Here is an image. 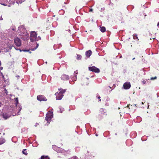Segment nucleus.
<instances>
[{"mask_svg": "<svg viewBox=\"0 0 159 159\" xmlns=\"http://www.w3.org/2000/svg\"><path fill=\"white\" fill-rule=\"evenodd\" d=\"M82 57V56L81 55H77V59L78 60H80L81 59Z\"/></svg>", "mask_w": 159, "mask_h": 159, "instance_id": "a211bd4d", "label": "nucleus"}, {"mask_svg": "<svg viewBox=\"0 0 159 159\" xmlns=\"http://www.w3.org/2000/svg\"><path fill=\"white\" fill-rule=\"evenodd\" d=\"M134 106H135L136 107H137L136 104H134Z\"/></svg>", "mask_w": 159, "mask_h": 159, "instance_id": "f704fd0d", "label": "nucleus"}, {"mask_svg": "<svg viewBox=\"0 0 159 159\" xmlns=\"http://www.w3.org/2000/svg\"><path fill=\"white\" fill-rule=\"evenodd\" d=\"M30 40H40L41 38L39 36H37L36 32L32 31L30 32Z\"/></svg>", "mask_w": 159, "mask_h": 159, "instance_id": "f03ea898", "label": "nucleus"}, {"mask_svg": "<svg viewBox=\"0 0 159 159\" xmlns=\"http://www.w3.org/2000/svg\"><path fill=\"white\" fill-rule=\"evenodd\" d=\"M157 26L158 27V28H159V22H158V23L157 24Z\"/></svg>", "mask_w": 159, "mask_h": 159, "instance_id": "2f4dec72", "label": "nucleus"}, {"mask_svg": "<svg viewBox=\"0 0 159 159\" xmlns=\"http://www.w3.org/2000/svg\"><path fill=\"white\" fill-rule=\"evenodd\" d=\"M157 78V77L156 76H155V77H152L151 78L150 80H154L156 79Z\"/></svg>", "mask_w": 159, "mask_h": 159, "instance_id": "b1692460", "label": "nucleus"}, {"mask_svg": "<svg viewBox=\"0 0 159 159\" xmlns=\"http://www.w3.org/2000/svg\"><path fill=\"white\" fill-rule=\"evenodd\" d=\"M98 99H99V101H101V100L100 99V98H101V97L100 96H98Z\"/></svg>", "mask_w": 159, "mask_h": 159, "instance_id": "c85d7f7f", "label": "nucleus"}, {"mask_svg": "<svg viewBox=\"0 0 159 159\" xmlns=\"http://www.w3.org/2000/svg\"><path fill=\"white\" fill-rule=\"evenodd\" d=\"M1 104H2V103L1 102H0V107H1Z\"/></svg>", "mask_w": 159, "mask_h": 159, "instance_id": "72a5a7b5", "label": "nucleus"}, {"mask_svg": "<svg viewBox=\"0 0 159 159\" xmlns=\"http://www.w3.org/2000/svg\"><path fill=\"white\" fill-rule=\"evenodd\" d=\"M68 159H79L76 156H73V157H71V158H70Z\"/></svg>", "mask_w": 159, "mask_h": 159, "instance_id": "412c9836", "label": "nucleus"}, {"mask_svg": "<svg viewBox=\"0 0 159 159\" xmlns=\"http://www.w3.org/2000/svg\"><path fill=\"white\" fill-rule=\"evenodd\" d=\"M15 44L17 47H20L21 45V40H14Z\"/></svg>", "mask_w": 159, "mask_h": 159, "instance_id": "9b49d317", "label": "nucleus"}, {"mask_svg": "<svg viewBox=\"0 0 159 159\" xmlns=\"http://www.w3.org/2000/svg\"><path fill=\"white\" fill-rule=\"evenodd\" d=\"M133 37L134 39H138L137 35L136 34H134L133 35Z\"/></svg>", "mask_w": 159, "mask_h": 159, "instance_id": "5701e85b", "label": "nucleus"}, {"mask_svg": "<svg viewBox=\"0 0 159 159\" xmlns=\"http://www.w3.org/2000/svg\"><path fill=\"white\" fill-rule=\"evenodd\" d=\"M92 54V51L90 50L87 51L86 52V55L87 57H89Z\"/></svg>", "mask_w": 159, "mask_h": 159, "instance_id": "f8f14e48", "label": "nucleus"}, {"mask_svg": "<svg viewBox=\"0 0 159 159\" xmlns=\"http://www.w3.org/2000/svg\"><path fill=\"white\" fill-rule=\"evenodd\" d=\"M1 62L0 61V66H1Z\"/></svg>", "mask_w": 159, "mask_h": 159, "instance_id": "e433bc0d", "label": "nucleus"}, {"mask_svg": "<svg viewBox=\"0 0 159 159\" xmlns=\"http://www.w3.org/2000/svg\"><path fill=\"white\" fill-rule=\"evenodd\" d=\"M130 87L131 84L129 82L125 83L123 84V87L125 89H129L130 88Z\"/></svg>", "mask_w": 159, "mask_h": 159, "instance_id": "6e6552de", "label": "nucleus"}, {"mask_svg": "<svg viewBox=\"0 0 159 159\" xmlns=\"http://www.w3.org/2000/svg\"><path fill=\"white\" fill-rule=\"evenodd\" d=\"M20 52H21V51H23V52H29V53H31V52L30 51V49H29V50L23 49L22 50H21L20 49Z\"/></svg>", "mask_w": 159, "mask_h": 159, "instance_id": "dca6fc26", "label": "nucleus"}, {"mask_svg": "<svg viewBox=\"0 0 159 159\" xmlns=\"http://www.w3.org/2000/svg\"><path fill=\"white\" fill-rule=\"evenodd\" d=\"M53 117V113L49 112H48L46 115V120L48 122L49 121L51 120Z\"/></svg>", "mask_w": 159, "mask_h": 159, "instance_id": "39448f33", "label": "nucleus"}, {"mask_svg": "<svg viewBox=\"0 0 159 159\" xmlns=\"http://www.w3.org/2000/svg\"><path fill=\"white\" fill-rule=\"evenodd\" d=\"M2 5H4V4H2Z\"/></svg>", "mask_w": 159, "mask_h": 159, "instance_id": "37998d69", "label": "nucleus"}, {"mask_svg": "<svg viewBox=\"0 0 159 159\" xmlns=\"http://www.w3.org/2000/svg\"><path fill=\"white\" fill-rule=\"evenodd\" d=\"M61 78L63 80H68L69 79V76L65 74L62 75Z\"/></svg>", "mask_w": 159, "mask_h": 159, "instance_id": "1a4fd4ad", "label": "nucleus"}, {"mask_svg": "<svg viewBox=\"0 0 159 159\" xmlns=\"http://www.w3.org/2000/svg\"><path fill=\"white\" fill-rule=\"evenodd\" d=\"M89 70L95 73H98L100 70L99 68H97L95 66H89L88 68Z\"/></svg>", "mask_w": 159, "mask_h": 159, "instance_id": "7ed1b4c3", "label": "nucleus"}, {"mask_svg": "<svg viewBox=\"0 0 159 159\" xmlns=\"http://www.w3.org/2000/svg\"><path fill=\"white\" fill-rule=\"evenodd\" d=\"M96 136H98V135H97V134H96Z\"/></svg>", "mask_w": 159, "mask_h": 159, "instance_id": "79ce46f5", "label": "nucleus"}, {"mask_svg": "<svg viewBox=\"0 0 159 159\" xmlns=\"http://www.w3.org/2000/svg\"><path fill=\"white\" fill-rule=\"evenodd\" d=\"M4 142V140L3 139H0V145L3 144Z\"/></svg>", "mask_w": 159, "mask_h": 159, "instance_id": "6ab92c4d", "label": "nucleus"}, {"mask_svg": "<svg viewBox=\"0 0 159 159\" xmlns=\"http://www.w3.org/2000/svg\"><path fill=\"white\" fill-rule=\"evenodd\" d=\"M59 13L60 14H63L64 13V11L63 10H61L59 11Z\"/></svg>", "mask_w": 159, "mask_h": 159, "instance_id": "4be33fe9", "label": "nucleus"}, {"mask_svg": "<svg viewBox=\"0 0 159 159\" xmlns=\"http://www.w3.org/2000/svg\"><path fill=\"white\" fill-rule=\"evenodd\" d=\"M37 99L40 101H46L47 100L46 98L43 95H39L37 97Z\"/></svg>", "mask_w": 159, "mask_h": 159, "instance_id": "0eeeda50", "label": "nucleus"}, {"mask_svg": "<svg viewBox=\"0 0 159 159\" xmlns=\"http://www.w3.org/2000/svg\"><path fill=\"white\" fill-rule=\"evenodd\" d=\"M100 30L102 32H104L106 31V28L103 26L100 27Z\"/></svg>", "mask_w": 159, "mask_h": 159, "instance_id": "4468645a", "label": "nucleus"}, {"mask_svg": "<svg viewBox=\"0 0 159 159\" xmlns=\"http://www.w3.org/2000/svg\"><path fill=\"white\" fill-rule=\"evenodd\" d=\"M2 68H1V70H2Z\"/></svg>", "mask_w": 159, "mask_h": 159, "instance_id": "a19ab883", "label": "nucleus"}, {"mask_svg": "<svg viewBox=\"0 0 159 159\" xmlns=\"http://www.w3.org/2000/svg\"><path fill=\"white\" fill-rule=\"evenodd\" d=\"M134 59H135V58H133V60H134Z\"/></svg>", "mask_w": 159, "mask_h": 159, "instance_id": "58836bf2", "label": "nucleus"}, {"mask_svg": "<svg viewBox=\"0 0 159 159\" xmlns=\"http://www.w3.org/2000/svg\"><path fill=\"white\" fill-rule=\"evenodd\" d=\"M22 153L23 154L26 155H27L28 153H27V150L26 149H24L22 151Z\"/></svg>", "mask_w": 159, "mask_h": 159, "instance_id": "f3484780", "label": "nucleus"}, {"mask_svg": "<svg viewBox=\"0 0 159 159\" xmlns=\"http://www.w3.org/2000/svg\"><path fill=\"white\" fill-rule=\"evenodd\" d=\"M59 91H60V90H61L59 92L61 93L62 94L64 93L66 91L65 90L62 89L61 88H60V89H59Z\"/></svg>", "mask_w": 159, "mask_h": 159, "instance_id": "2eb2a0df", "label": "nucleus"}, {"mask_svg": "<svg viewBox=\"0 0 159 159\" xmlns=\"http://www.w3.org/2000/svg\"><path fill=\"white\" fill-rule=\"evenodd\" d=\"M142 104H143V103L142 102Z\"/></svg>", "mask_w": 159, "mask_h": 159, "instance_id": "4c0bfd02", "label": "nucleus"}, {"mask_svg": "<svg viewBox=\"0 0 159 159\" xmlns=\"http://www.w3.org/2000/svg\"><path fill=\"white\" fill-rule=\"evenodd\" d=\"M3 19V18H2V17H0V20H2Z\"/></svg>", "mask_w": 159, "mask_h": 159, "instance_id": "7c9ffc66", "label": "nucleus"}, {"mask_svg": "<svg viewBox=\"0 0 159 159\" xmlns=\"http://www.w3.org/2000/svg\"><path fill=\"white\" fill-rule=\"evenodd\" d=\"M132 105H130L129 104V105H128V106H127V107H128L129 109H130V107L131 108V107H132Z\"/></svg>", "mask_w": 159, "mask_h": 159, "instance_id": "bb28decb", "label": "nucleus"}, {"mask_svg": "<svg viewBox=\"0 0 159 159\" xmlns=\"http://www.w3.org/2000/svg\"><path fill=\"white\" fill-rule=\"evenodd\" d=\"M15 101L16 102V105H17V104H18V98H15Z\"/></svg>", "mask_w": 159, "mask_h": 159, "instance_id": "393cba45", "label": "nucleus"}, {"mask_svg": "<svg viewBox=\"0 0 159 159\" xmlns=\"http://www.w3.org/2000/svg\"><path fill=\"white\" fill-rule=\"evenodd\" d=\"M17 34L11 36V38L14 39V40H27V38L29 37V34L27 32L24 26L22 25L18 28V30L17 31Z\"/></svg>", "mask_w": 159, "mask_h": 159, "instance_id": "f257e3e1", "label": "nucleus"}, {"mask_svg": "<svg viewBox=\"0 0 159 159\" xmlns=\"http://www.w3.org/2000/svg\"><path fill=\"white\" fill-rule=\"evenodd\" d=\"M142 83L143 84H145L146 83V81L145 80H143L142 81Z\"/></svg>", "mask_w": 159, "mask_h": 159, "instance_id": "cd10ccee", "label": "nucleus"}, {"mask_svg": "<svg viewBox=\"0 0 159 159\" xmlns=\"http://www.w3.org/2000/svg\"><path fill=\"white\" fill-rule=\"evenodd\" d=\"M78 74V72L77 71H76L74 72V75L76 77L77 74Z\"/></svg>", "mask_w": 159, "mask_h": 159, "instance_id": "a878e982", "label": "nucleus"}, {"mask_svg": "<svg viewBox=\"0 0 159 159\" xmlns=\"http://www.w3.org/2000/svg\"><path fill=\"white\" fill-rule=\"evenodd\" d=\"M2 117L5 119H7L11 116V115L8 113H3L2 115Z\"/></svg>", "mask_w": 159, "mask_h": 159, "instance_id": "9d476101", "label": "nucleus"}, {"mask_svg": "<svg viewBox=\"0 0 159 159\" xmlns=\"http://www.w3.org/2000/svg\"><path fill=\"white\" fill-rule=\"evenodd\" d=\"M98 115L101 117L107 115L106 111L104 109L100 108L98 112Z\"/></svg>", "mask_w": 159, "mask_h": 159, "instance_id": "20e7f679", "label": "nucleus"}, {"mask_svg": "<svg viewBox=\"0 0 159 159\" xmlns=\"http://www.w3.org/2000/svg\"><path fill=\"white\" fill-rule=\"evenodd\" d=\"M38 46H39V44L38 43H37L36 47L31 49V50L32 51L35 50V49H37V48H38Z\"/></svg>", "mask_w": 159, "mask_h": 159, "instance_id": "aec40b11", "label": "nucleus"}, {"mask_svg": "<svg viewBox=\"0 0 159 159\" xmlns=\"http://www.w3.org/2000/svg\"><path fill=\"white\" fill-rule=\"evenodd\" d=\"M12 30H15V29H14V28H13V29H12Z\"/></svg>", "mask_w": 159, "mask_h": 159, "instance_id": "c9c22d12", "label": "nucleus"}, {"mask_svg": "<svg viewBox=\"0 0 159 159\" xmlns=\"http://www.w3.org/2000/svg\"><path fill=\"white\" fill-rule=\"evenodd\" d=\"M57 100H60L62 98L63 95L60 92H57L55 94Z\"/></svg>", "mask_w": 159, "mask_h": 159, "instance_id": "423d86ee", "label": "nucleus"}, {"mask_svg": "<svg viewBox=\"0 0 159 159\" xmlns=\"http://www.w3.org/2000/svg\"><path fill=\"white\" fill-rule=\"evenodd\" d=\"M2 77H3V79H4V75H3V74L2 73Z\"/></svg>", "mask_w": 159, "mask_h": 159, "instance_id": "473e14b6", "label": "nucleus"}, {"mask_svg": "<svg viewBox=\"0 0 159 159\" xmlns=\"http://www.w3.org/2000/svg\"><path fill=\"white\" fill-rule=\"evenodd\" d=\"M93 11V9H91L89 11L90 12H92V11Z\"/></svg>", "mask_w": 159, "mask_h": 159, "instance_id": "c756f323", "label": "nucleus"}, {"mask_svg": "<svg viewBox=\"0 0 159 159\" xmlns=\"http://www.w3.org/2000/svg\"><path fill=\"white\" fill-rule=\"evenodd\" d=\"M2 68H1V70H2Z\"/></svg>", "mask_w": 159, "mask_h": 159, "instance_id": "ea45409f", "label": "nucleus"}, {"mask_svg": "<svg viewBox=\"0 0 159 159\" xmlns=\"http://www.w3.org/2000/svg\"><path fill=\"white\" fill-rule=\"evenodd\" d=\"M40 159H50V158L47 156L43 155L41 156Z\"/></svg>", "mask_w": 159, "mask_h": 159, "instance_id": "ddd939ff", "label": "nucleus"}]
</instances>
